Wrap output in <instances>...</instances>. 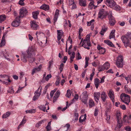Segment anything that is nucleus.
Listing matches in <instances>:
<instances>
[{
  "mask_svg": "<svg viewBox=\"0 0 131 131\" xmlns=\"http://www.w3.org/2000/svg\"><path fill=\"white\" fill-rule=\"evenodd\" d=\"M34 49L33 47H29L27 50V54L22 53L23 57L21 58V60L24 62H26L27 61V58H28L29 61L31 63L33 62L35 60V58L32 57V53L34 51Z\"/></svg>",
  "mask_w": 131,
  "mask_h": 131,
  "instance_id": "1",
  "label": "nucleus"
},
{
  "mask_svg": "<svg viewBox=\"0 0 131 131\" xmlns=\"http://www.w3.org/2000/svg\"><path fill=\"white\" fill-rule=\"evenodd\" d=\"M106 4L110 8L116 10L120 9V7L113 0H106Z\"/></svg>",
  "mask_w": 131,
  "mask_h": 131,
  "instance_id": "2",
  "label": "nucleus"
},
{
  "mask_svg": "<svg viewBox=\"0 0 131 131\" xmlns=\"http://www.w3.org/2000/svg\"><path fill=\"white\" fill-rule=\"evenodd\" d=\"M124 59L123 56L119 55L116 58L115 63L116 66L118 68H122L124 65Z\"/></svg>",
  "mask_w": 131,
  "mask_h": 131,
  "instance_id": "3",
  "label": "nucleus"
},
{
  "mask_svg": "<svg viewBox=\"0 0 131 131\" xmlns=\"http://www.w3.org/2000/svg\"><path fill=\"white\" fill-rule=\"evenodd\" d=\"M130 97L124 93H122L120 95V99L126 105H128L130 102Z\"/></svg>",
  "mask_w": 131,
  "mask_h": 131,
  "instance_id": "4",
  "label": "nucleus"
},
{
  "mask_svg": "<svg viewBox=\"0 0 131 131\" xmlns=\"http://www.w3.org/2000/svg\"><path fill=\"white\" fill-rule=\"evenodd\" d=\"M91 45L90 40H86V39H84L83 41L82 46L86 49L89 50L90 49V47L91 46Z\"/></svg>",
  "mask_w": 131,
  "mask_h": 131,
  "instance_id": "5",
  "label": "nucleus"
},
{
  "mask_svg": "<svg viewBox=\"0 0 131 131\" xmlns=\"http://www.w3.org/2000/svg\"><path fill=\"white\" fill-rule=\"evenodd\" d=\"M107 11H106L105 9H101L100 10L99 13L98 17L99 18L102 19L103 18V16H106V13Z\"/></svg>",
  "mask_w": 131,
  "mask_h": 131,
  "instance_id": "6",
  "label": "nucleus"
},
{
  "mask_svg": "<svg viewBox=\"0 0 131 131\" xmlns=\"http://www.w3.org/2000/svg\"><path fill=\"white\" fill-rule=\"evenodd\" d=\"M122 41L124 44L125 47L127 48V47H129L131 48V43L130 40H128L125 37H123Z\"/></svg>",
  "mask_w": 131,
  "mask_h": 131,
  "instance_id": "7",
  "label": "nucleus"
},
{
  "mask_svg": "<svg viewBox=\"0 0 131 131\" xmlns=\"http://www.w3.org/2000/svg\"><path fill=\"white\" fill-rule=\"evenodd\" d=\"M20 22L19 17H17L12 23V25L14 27H17L19 25Z\"/></svg>",
  "mask_w": 131,
  "mask_h": 131,
  "instance_id": "8",
  "label": "nucleus"
},
{
  "mask_svg": "<svg viewBox=\"0 0 131 131\" xmlns=\"http://www.w3.org/2000/svg\"><path fill=\"white\" fill-rule=\"evenodd\" d=\"M27 13V11L26 8H21L20 10V16L18 17H19V18H22L25 16Z\"/></svg>",
  "mask_w": 131,
  "mask_h": 131,
  "instance_id": "9",
  "label": "nucleus"
},
{
  "mask_svg": "<svg viewBox=\"0 0 131 131\" xmlns=\"http://www.w3.org/2000/svg\"><path fill=\"white\" fill-rule=\"evenodd\" d=\"M30 25L32 28L35 30H37L38 27L37 23L35 21L30 22Z\"/></svg>",
  "mask_w": 131,
  "mask_h": 131,
  "instance_id": "10",
  "label": "nucleus"
},
{
  "mask_svg": "<svg viewBox=\"0 0 131 131\" xmlns=\"http://www.w3.org/2000/svg\"><path fill=\"white\" fill-rule=\"evenodd\" d=\"M108 95L109 97L112 100V102L113 103L115 101V100L114 92L111 90H110L108 93Z\"/></svg>",
  "mask_w": 131,
  "mask_h": 131,
  "instance_id": "11",
  "label": "nucleus"
},
{
  "mask_svg": "<svg viewBox=\"0 0 131 131\" xmlns=\"http://www.w3.org/2000/svg\"><path fill=\"white\" fill-rule=\"evenodd\" d=\"M97 48L99 51V53L100 54H104L106 51L105 48L102 47L99 45L97 46Z\"/></svg>",
  "mask_w": 131,
  "mask_h": 131,
  "instance_id": "12",
  "label": "nucleus"
},
{
  "mask_svg": "<svg viewBox=\"0 0 131 131\" xmlns=\"http://www.w3.org/2000/svg\"><path fill=\"white\" fill-rule=\"evenodd\" d=\"M107 96L105 92H103L101 95V98L102 99L103 102H106V99L107 97Z\"/></svg>",
  "mask_w": 131,
  "mask_h": 131,
  "instance_id": "13",
  "label": "nucleus"
},
{
  "mask_svg": "<svg viewBox=\"0 0 131 131\" xmlns=\"http://www.w3.org/2000/svg\"><path fill=\"white\" fill-rule=\"evenodd\" d=\"M100 93L99 92H94V96L95 101L98 102L99 100L100 97Z\"/></svg>",
  "mask_w": 131,
  "mask_h": 131,
  "instance_id": "14",
  "label": "nucleus"
},
{
  "mask_svg": "<svg viewBox=\"0 0 131 131\" xmlns=\"http://www.w3.org/2000/svg\"><path fill=\"white\" fill-rule=\"evenodd\" d=\"M123 122L122 119L117 120V125L116 127L117 129L120 128L123 125Z\"/></svg>",
  "mask_w": 131,
  "mask_h": 131,
  "instance_id": "15",
  "label": "nucleus"
},
{
  "mask_svg": "<svg viewBox=\"0 0 131 131\" xmlns=\"http://www.w3.org/2000/svg\"><path fill=\"white\" fill-rule=\"evenodd\" d=\"M79 4L81 6L85 7L87 6L86 0H79Z\"/></svg>",
  "mask_w": 131,
  "mask_h": 131,
  "instance_id": "16",
  "label": "nucleus"
},
{
  "mask_svg": "<svg viewBox=\"0 0 131 131\" xmlns=\"http://www.w3.org/2000/svg\"><path fill=\"white\" fill-rule=\"evenodd\" d=\"M63 32L62 30H58V42H59L63 35Z\"/></svg>",
  "mask_w": 131,
  "mask_h": 131,
  "instance_id": "17",
  "label": "nucleus"
},
{
  "mask_svg": "<svg viewBox=\"0 0 131 131\" xmlns=\"http://www.w3.org/2000/svg\"><path fill=\"white\" fill-rule=\"evenodd\" d=\"M41 65H40L38 67L35 68L32 70V74L33 75L34 73H36L38 72L39 71L41 70Z\"/></svg>",
  "mask_w": 131,
  "mask_h": 131,
  "instance_id": "18",
  "label": "nucleus"
},
{
  "mask_svg": "<svg viewBox=\"0 0 131 131\" xmlns=\"http://www.w3.org/2000/svg\"><path fill=\"white\" fill-rule=\"evenodd\" d=\"M109 20V23L111 26L114 25L116 21L114 17L108 19Z\"/></svg>",
  "mask_w": 131,
  "mask_h": 131,
  "instance_id": "19",
  "label": "nucleus"
},
{
  "mask_svg": "<svg viewBox=\"0 0 131 131\" xmlns=\"http://www.w3.org/2000/svg\"><path fill=\"white\" fill-rule=\"evenodd\" d=\"M86 114H85L84 115L81 116L79 119V122L80 123H81L82 122L85 121L86 119Z\"/></svg>",
  "mask_w": 131,
  "mask_h": 131,
  "instance_id": "20",
  "label": "nucleus"
},
{
  "mask_svg": "<svg viewBox=\"0 0 131 131\" xmlns=\"http://www.w3.org/2000/svg\"><path fill=\"white\" fill-rule=\"evenodd\" d=\"M94 84L96 89L98 88L99 84L100 83V80L97 78H96L94 80Z\"/></svg>",
  "mask_w": 131,
  "mask_h": 131,
  "instance_id": "21",
  "label": "nucleus"
},
{
  "mask_svg": "<svg viewBox=\"0 0 131 131\" xmlns=\"http://www.w3.org/2000/svg\"><path fill=\"white\" fill-rule=\"evenodd\" d=\"M123 37L126 38L128 40H130L129 39L131 40V33L129 32H127L125 35L122 36L121 37V39L122 40V38Z\"/></svg>",
  "mask_w": 131,
  "mask_h": 131,
  "instance_id": "22",
  "label": "nucleus"
},
{
  "mask_svg": "<svg viewBox=\"0 0 131 131\" xmlns=\"http://www.w3.org/2000/svg\"><path fill=\"white\" fill-rule=\"evenodd\" d=\"M39 12L38 11H35L32 12V16L33 18L35 19H37L38 15L39 14Z\"/></svg>",
  "mask_w": 131,
  "mask_h": 131,
  "instance_id": "23",
  "label": "nucleus"
},
{
  "mask_svg": "<svg viewBox=\"0 0 131 131\" xmlns=\"http://www.w3.org/2000/svg\"><path fill=\"white\" fill-rule=\"evenodd\" d=\"M117 120L122 119L121 114L119 111H117L116 113Z\"/></svg>",
  "mask_w": 131,
  "mask_h": 131,
  "instance_id": "24",
  "label": "nucleus"
},
{
  "mask_svg": "<svg viewBox=\"0 0 131 131\" xmlns=\"http://www.w3.org/2000/svg\"><path fill=\"white\" fill-rule=\"evenodd\" d=\"M40 8L45 10H48L49 8V6L46 5H43L41 6Z\"/></svg>",
  "mask_w": 131,
  "mask_h": 131,
  "instance_id": "25",
  "label": "nucleus"
},
{
  "mask_svg": "<svg viewBox=\"0 0 131 131\" xmlns=\"http://www.w3.org/2000/svg\"><path fill=\"white\" fill-rule=\"evenodd\" d=\"M89 105L90 108L94 106L95 105L92 99H90L89 101Z\"/></svg>",
  "mask_w": 131,
  "mask_h": 131,
  "instance_id": "26",
  "label": "nucleus"
},
{
  "mask_svg": "<svg viewBox=\"0 0 131 131\" xmlns=\"http://www.w3.org/2000/svg\"><path fill=\"white\" fill-rule=\"evenodd\" d=\"M124 88L126 92L129 94H131V89L127 87V85H125Z\"/></svg>",
  "mask_w": 131,
  "mask_h": 131,
  "instance_id": "27",
  "label": "nucleus"
},
{
  "mask_svg": "<svg viewBox=\"0 0 131 131\" xmlns=\"http://www.w3.org/2000/svg\"><path fill=\"white\" fill-rule=\"evenodd\" d=\"M104 41L105 43L108 45L109 46L112 47H114V45L110 40H105Z\"/></svg>",
  "mask_w": 131,
  "mask_h": 131,
  "instance_id": "28",
  "label": "nucleus"
},
{
  "mask_svg": "<svg viewBox=\"0 0 131 131\" xmlns=\"http://www.w3.org/2000/svg\"><path fill=\"white\" fill-rule=\"evenodd\" d=\"M57 9H56V12L54 15V17L53 19V23L54 24H55L57 21Z\"/></svg>",
  "mask_w": 131,
  "mask_h": 131,
  "instance_id": "29",
  "label": "nucleus"
},
{
  "mask_svg": "<svg viewBox=\"0 0 131 131\" xmlns=\"http://www.w3.org/2000/svg\"><path fill=\"white\" fill-rule=\"evenodd\" d=\"M115 30H113L110 34L109 36V39H111L112 38H114L115 37Z\"/></svg>",
  "mask_w": 131,
  "mask_h": 131,
  "instance_id": "30",
  "label": "nucleus"
},
{
  "mask_svg": "<svg viewBox=\"0 0 131 131\" xmlns=\"http://www.w3.org/2000/svg\"><path fill=\"white\" fill-rule=\"evenodd\" d=\"M0 77L1 78H6V79H7L8 81V82L9 83L11 82V80L9 79V77L8 75H1Z\"/></svg>",
  "mask_w": 131,
  "mask_h": 131,
  "instance_id": "31",
  "label": "nucleus"
},
{
  "mask_svg": "<svg viewBox=\"0 0 131 131\" xmlns=\"http://www.w3.org/2000/svg\"><path fill=\"white\" fill-rule=\"evenodd\" d=\"M111 107L110 106H108L106 108L105 114L106 116H107L108 113L111 111Z\"/></svg>",
  "mask_w": 131,
  "mask_h": 131,
  "instance_id": "32",
  "label": "nucleus"
},
{
  "mask_svg": "<svg viewBox=\"0 0 131 131\" xmlns=\"http://www.w3.org/2000/svg\"><path fill=\"white\" fill-rule=\"evenodd\" d=\"M6 18V16L5 15H2L0 16V23H2L4 21Z\"/></svg>",
  "mask_w": 131,
  "mask_h": 131,
  "instance_id": "33",
  "label": "nucleus"
},
{
  "mask_svg": "<svg viewBox=\"0 0 131 131\" xmlns=\"http://www.w3.org/2000/svg\"><path fill=\"white\" fill-rule=\"evenodd\" d=\"M26 113H33L36 112V110L35 109H31L26 110Z\"/></svg>",
  "mask_w": 131,
  "mask_h": 131,
  "instance_id": "34",
  "label": "nucleus"
},
{
  "mask_svg": "<svg viewBox=\"0 0 131 131\" xmlns=\"http://www.w3.org/2000/svg\"><path fill=\"white\" fill-rule=\"evenodd\" d=\"M106 14V16L107 15H108V19L114 17L112 15V14L111 11H110L108 13L107 11V13Z\"/></svg>",
  "mask_w": 131,
  "mask_h": 131,
  "instance_id": "35",
  "label": "nucleus"
},
{
  "mask_svg": "<svg viewBox=\"0 0 131 131\" xmlns=\"http://www.w3.org/2000/svg\"><path fill=\"white\" fill-rule=\"evenodd\" d=\"M46 121V119H44L42 120L41 121H39L38 123H37L36 125V127H38L40 126L43 123H44V122Z\"/></svg>",
  "mask_w": 131,
  "mask_h": 131,
  "instance_id": "36",
  "label": "nucleus"
},
{
  "mask_svg": "<svg viewBox=\"0 0 131 131\" xmlns=\"http://www.w3.org/2000/svg\"><path fill=\"white\" fill-rule=\"evenodd\" d=\"M103 66L104 67V69L106 70L110 68V64L107 62L105 63Z\"/></svg>",
  "mask_w": 131,
  "mask_h": 131,
  "instance_id": "37",
  "label": "nucleus"
},
{
  "mask_svg": "<svg viewBox=\"0 0 131 131\" xmlns=\"http://www.w3.org/2000/svg\"><path fill=\"white\" fill-rule=\"evenodd\" d=\"M51 122H49L48 123L47 126L46 127V128L47 129V131H50L51 129Z\"/></svg>",
  "mask_w": 131,
  "mask_h": 131,
  "instance_id": "38",
  "label": "nucleus"
},
{
  "mask_svg": "<svg viewBox=\"0 0 131 131\" xmlns=\"http://www.w3.org/2000/svg\"><path fill=\"white\" fill-rule=\"evenodd\" d=\"M7 92L10 94H13L14 92V91L12 87H9L7 90Z\"/></svg>",
  "mask_w": 131,
  "mask_h": 131,
  "instance_id": "39",
  "label": "nucleus"
},
{
  "mask_svg": "<svg viewBox=\"0 0 131 131\" xmlns=\"http://www.w3.org/2000/svg\"><path fill=\"white\" fill-rule=\"evenodd\" d=\"M10 115V112H7L3 115L2 116V117L3 118H6L8 117Z\"/></svg>",
  "mask_w": 131,
  "mask_h": 131,
  "instance_id": "40",
  "label": "nucleus"
},
{
  "mask_svg": "<svg viewBox=\"0 0 131 131\" xmlns=\"http://www.w3.org/2000/svg\"><path fill=\"white\" fill-rule=\"evenodd\" d=\"M71 95V91L70 90H68L67 91V93L66 95V96L67 97L70 98Z\"/></svg>",
  "mask_w": 131,
  "mask_h": 131,
  "instance_id": "41",
  "label": "nucleus"
},
{
  "mask_svg": "<svg viewBox=\"0 0 131 131\" xmlns=\"http://www.w3.org/2000/svg\"><path fill=\"white\" fill-rule=\"evenodd\" d=\"M57 99V91H56L53 98V102H54Z\"/></svg>",
  "mask_w": 131,
  "mask_h": 131,
  "instance_id": "42",
  "label": "nucleus"
},
{
  "mask_svg": "<svg viewBox=\"0 0 131 131\" xmlns=\"http://www.w3.org/2000/svg\"><path fill=\"white\" fill-rule=\"evenodd\" d=\"M87 100L88 98L83 97H82V99L81 100V101L82 102L84 103V104H86L87 103Z\"/></svg>",
  "mask_w": 131,
  "mask_h": 131,
  "instance_id": "43",
  "label": "nucleus"
},
{
  "mask_svg": "<svg viewBox=\"0 0 131 131\" xmlns=\"http://www.w3.org/2000/svg\"><path fill=\"white\" fill-rule=\"evenodd\" d=\"M40 96V94H35V95L33 98V100L34 101L36 100Z\"/></svg>",
  "mask_w": 131,
  "mask_h": 131,
  "instance_id": "44",
  "label": "nucleus"
},
{
  "mask_svg": "<svg viewBox=\"0 0 131 131\" xmlns=\"http://www.w3.org/2000/svg\"><path fill=\"white\" fill-rule=\"evenodd\" d=\"M64 66V64L63 63H61L60 65L59 70H60V72L61 73L63 69V67Z\"/></svg>",
  "mask_w": 131,
  "mask_h": 131,
  "instance_id": "45",
  "label": "nucleus"
},
{
  "mask_svg": "<svg viewBox=\"0 0 131 131\" xmlns=\"http://www.w3.org/2000/svg\"><path fill=\"white\" fill-rule=\"evenodd\" d=\"M99 113V111L97 107H96L95 108V111L94 112V114L95 116H97Z\"/></svg>",
  "mask_w": 131,
  "mask_h": 131,
  "instance_id": "46",
  "label": "nucleus"
},
{
  "mask_svg": "<svg viewBox=\"0 0 131 131\" xmlns=\"http://www.w3.org/2000/svg\"><path fill=\"white\" fill-rule=\"evenodd\" d=\"M76 58L77 60H79L81 59L82 57L79 52H78V53L76 57Z\"/></svg>",
  "mask_w": 131,
  "mask_h": 131,
  "instance_id": "47",
  "label": "nucleus"
},
{
  "mask_svg": "<svg viewBox=\"0 0 131 131\" xmlns=\"http://www.w3.org/2000/svg\"><path fill=\"white\" fill-rule=\"evenodd\" d=\"M57 90V89H55L53 90H52L51 92L50 93V96L51 98L53 97L54 93Z\"/></svg>",
  "mask_w": 131,
  "mask_h": 131,
  "instance_id": "48",
  "label": "nucleus"
},
{
  "mask_svg": "<svg viewBox=\"0 0 131 131\" xmlns=\"http://www.w3.org/2000/svg\"><path fill=\"white\" fill-rule=\"evenodd\" d=\"M52 64V61H50L48 62V70H50L51 68V67Z\"/></svg>",
  "mask_w": 131,
  "mask_h": 131,
  "instance_id": "49",
  "label": "nucleus"
},
{
  "mask_svg": "<svg viewBox=\"0 0 131 131\" xmlns=\"http://www.w3.org/2000/svg\"><path fill=\"white\" fill-rule=\"evenodd\" d=\"M124 128L126 131H131V127L129 126H126L124 127Z\"/></svg>",
  "mask_w": 131,
  "mask_h": 131,
  "instance_id": "50",
  "label": "nucleus"
},
{
  "mask_svg": "<svg viewBox=\"0 0 131 131\" xmlns=\"http://www.w3.org/2000/svg\"><path fill=\"white\" fill-rule=\"evenodd\" d=\"M105 69L103 65L101 66H100L98 67V70L100 72L103 71Z\"/></svg>",
  "mask_w": 131,
  "mask_h": 131,
  "instance_id": "51",
  "label": "nucleus"
},
{
  "mask_svg": "<svg viewBox=\"0 0 131 131\" xmlns=\"http://www.w3.org/2000/svg\"><path fill=\"white\" fill-rule=\"evenodd\" d=\"M52 76L51 74H49L47 75L45 78V79L46 81H48L49 79Z\"/></svg>",
  "mask_w": 131,
  "mask_h": 131,
  "instance_id": "52",
  "label": "nucleus"
},
{
  "mask_svg": "<svg viewBox=\"0 0 131 131\" xmlns=\"http://www.w3.org/2000/svg\"><path fill=\"white\" fill-rule=\"evenodd\" d=\"M83 97H88V93L87 91H84L83 93Z\"/></svg>",
  "mask_w": 131,
  "mask_h": 131,
  "instance_id": "53",
  "label": "nucleus"
},
{
  "mask_svg": "<svg viewBox=\"0 0 131 131\" xmlns=\"http://www.w3.org/2000/svg\"><path fill=\"white\" fill-rule=\"evenodd\" d=\"M39 108L41 110L43 111L44 112L45 111L46 109V107L43 106H40Z\"/></svg>",
  "mask_w": 131,
  "mask_h": 131,
  "instance_id": "54",
  "label": "nucleus"
},
{
  "mask_svg": "<svg viewBox=\"0 0 131 131\" xmlns=\"http://www.w3.org/2000/svg\"><path fill=\"white\" fill-rule=\"evenodd\" d=\"M25 0H20L19 2V4L21 5L24 6V1Z\"/></svg>",
  "mask_w": 131,
  "mask_h": 131,
  "instance_id": "55",
  "label": "nucleus"
},
{
  "mask_svg": "<svg viewBox=\"0 0 131 131\" xmlns=\"http://www.w3.org/2000/svg\"><path fill=\"white\" fill-rule=\"evenodd\" d=\"M85 60H86L85 62V64L84 66V68H86L88 65V60H89L88 59H87V58L86 57L85 58Z\"/></svg>",
  "mask_w": 131,
  "mask_h": 131,
  "instance_id": "56",
  "label": "nucleus"
},
{
  "mask_svg": "<svg viewBox=\"0 0 131 131\" xmlns=\"http://www.w3.org/2000/svg\"><path fill=\"white\" fill-rule=\"evenodd\" d=\"M67 106H66V107L62 109H61V108L60 107H58V111L60 110H61L62 111H63L66 110L67 108Z\"/></svg>",
  "mask_w": 131,
  "mask_h": 131,
  "instance_id": "57",
  "label": "nucleus"
},
{
  "mask_svg": "<svg viewBox=\"0 0 131 131\" xmlns=\"http://www.w3.org/2000/svg\"><path fill=\"white\" fill-rule=\"evenodd\" d=\"M70 125L69 124H66V125L64 126V128L66 127L67 128V129L65 131H67L69 129L70 127Z\"/></svg>",
  "mask_w": 131,
  "mask_h": 131,
  "instance_id": "58",
  "label": "nucleus"
},
{
  "mask_svg": "<svg viewBox=\"0 0 131 131\" xmlns=\"http://www.w3.org/2000/svg\"><path fill=\"white\" fill-rule=\"evenodd\" d=\"M67 59V56L64 57L63 58L62 60V62L64 63H66Z\"/></svg>",
  "mask_w": 131,
  "mask_h": 131,
  "instance_id": "59",
  "label": "nucleus"
},
{
  "mask_svg": "<svg viewBox=\"0 0 131 131\" xmlns=\"http://www.w3.org/2000/svg\"><path fill=\"white\" fill-rule=\"evenodd\" d=\"M5 40H2L1 42L0 43V45L1 46H4L5 44Z\"/></svg>",
  "mask_w": 131,
  "mask_h": 131,
  "instance_id": "60",
  "label": "nucleus"
},
{
  "mask_svg": "<svg viewBox=\"0 0 131 131\" xmlns=\"http://www.w3.org/2000/svg\"><path fill=\"white\" fill-rule=\"evenodd\" d=\"M26 122V119L24 118L20 123V125H23Z\"/></svg>",
  "mask_w": 131,
  "mask_h": 131,
  "instance_id": "61",
  "label": "nucleus"
},
{
  "mask_svg": "<svg viewBox=\"0 0 131 131\" xmlns=\"http://www.w3.org/2000/svg\"><path fill=\"white\" fill-rule=\"evenodd\" d=\"M125 79L126 80H129L130 81L131 80V76L128 75V77H125Z\"/></svg>",
  "mask_w": 131,
  "mask_h": 131,
  "instance_id": "62",
  "label": "nucleus"
},
{
  "mask_svg": "<svg viewBox=\"0 0 131 131\" xmlns=\"http://www.w3.org/2000/svg\"><path fill=\"white\" fill-rule=\"evenodd\" d=\"M105 79V77L104 76L102 78H101L100 81V82L101 83H103L104 82V79Z\"/></svg>",
  "mask_w": 131,
  "mask_h": 131,
  "instance_id": "63",
  "label": "nucleus"
},
{
  "mask_svg": "<svg viewBox=\"0 0 131 131\" xmlns=\"http://www.w3.org/2000/svg\"><path fill=\"white\" fill-rule=\"evenodd\" d=\"M119 107L122 110H125L126 108L125 106L124 105H120Z\"/></svg>",
  "mask_w": 131,
  "mask_h": 131,
  "instance_id": "64",
  "label": "nucleus"
}]
</instances>
